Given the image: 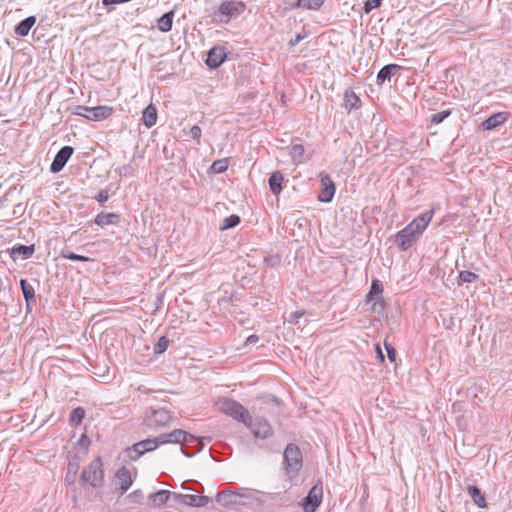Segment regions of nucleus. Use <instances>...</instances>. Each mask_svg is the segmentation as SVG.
I'll use <instances>...</instances> for the list:
<instances>
[{
  "mask_svg": "<svg viewBox=\"0 0 512 512\" xmlns=\"http://www.w3.org/2000/svg\"><path fill=\"white\" fill-rule=\"evenodd\" d=\"M434 209L414 218L405 228L396 234V241L402 251L412 247L420 235L425 231L434 216Z\"/></svg>",
  "mask_w": 512,
  "mask_h": 512,
  "instance_id": "nucleus-1",
  "label": "nucleus"
},
{
  "mask_svg": "<svg viewBox=\"0 0 512 512\" xmlns=\"http://www.w3.org/2000/svg\"><path fill=\"white\" fill-rule=\"evenodd\" d=\"M216 406L219 412L233 418L236 421L248 424L250 414L248 410L239 402L228 398L222 397L216 401Z\"/></svg>",
  "mask_w": 512,
  "mask_h": 512,
  "instance_id": "nucleus-2",
  "label": "nucleus"
},
{
  "mask_svg": "<svg viewBox=\"0 0 512 512\" xmlns=\"http://www.w3.org/2000/svg\"><path fill=\"white\" fill-rule=\"evenodd\" d=\"M246 10V4L240 0H224L218 8V22L228 23Z\"/></svg>",
  "mask_w": 512,
  "mask_h": 512,
  "instance_id": "nucleus-3",
  "label": "nucleus"
},
{
  "mask_svg": "<svg viewBox=\"0 0 512 512\" xmlns=\"http://www.w3.org/2000/svg\"><path fill=\"white\" fill-rule=\"evenodd\" d=\"M81 478L93 487H99L102 485L104 474L100 457H96L91 461V463L83 470Z\"/></svg>",
  "mask_w": 512,
  "mask_h": 512,
  "instance_id": "nucleus-4",
  "label": "nucleus"
},
{
  "mask_svg": "<svg viewBox=\"0 0 512 512\" xmlns=\"http://www.w3.org/2000/svg\"><path fill=\"white\" fill-rule=\"evenodd\" d=\"M323 499V486L321 482L316 483L304 498L302 507L304 512H315Z\"/></svg>",
  "mask_w": 512,
  "mask_h": 512,
  "instance_id": "nucleus-5",
  "label": "nucleus"
},
{
  "mask_svg": "<svg viewBox=\"0 0 512 512\" xmlns=\"http://www.w3.org/2000/svg\"><path fill=\"white\" fill-rule=\"evenodd\" d=\"M285 468L288 473L296 472L302 464V455L296 445L290 444L284 451Z\"/></svg>",
  "mask_w": 512,
  "mask_h": 512,
  "instance_id": "nucleus-6",
  "label": "nucleus"
},
{
  "mask_svg": "<svg viewBox=\"0 0 512 512\" xmlns=\"http://www.w3.org/2000/svg\"><path fill=\"white\" fill-rule=\"evenodd\" d=\"M173 498L178 504L187 507H204L210 502L209 497L194 494L174 493Z\"/></svg>",
  "mask_w": 512,
  "mask_h": 512,
  "instance_id": "nucleus-7",
  "label": "nucleus"
},
{
  "mask_svg": "<svg viewBox=\"0 0 512 512\" xmlns=\"http://www.w3.org/2000/svg\"><path fill=\"white\" fill-rule=\"evenodd\" d=\"M321 191L318 195L320 202H330L335 194V184L330 176L324 172L319 174Z\"/></svg>",
  "mask_w": 512,
  "mask_h": 512,
  "instance_id": "nucleus-8",
  "label": "nucleus"
},
{
  "mask_svg": "<svg viewBox=\"0 0 512 512\" xmlns=\"http://www.w3.org/2000/svg\"><path fill=\"white\" fill-rule=\"evenodd\" d=\"M194 439L193 435L187 433L184 430L176 429L168 434H162L159 436V442L161 444L167 443H186Z\"/></svg>",
  "mask_w": 512,
  "mask_h": 512,
  "instance_id": "nucleus-9",
  "label": "nucleus"
},
{
  "mask_svg": "<svg viewBox=\"0 0 512 512\" xmlns=\"http://www.w3.org/2000/svg\"><path fill=\"white\" fill-rule=\"evenodd\" d=\"M159 444H161L159 442V437L155 439H146L137 442L131 448V451L135 453V456L131 455L130 458L132 460H136L144 453L155 450L159 446Z\"/></svg>",
  "mask_w": 512,
  "mask_h": 512,
  "instance_id": "nucleus-10",
  "label": "nucleus"
},
{
  "mask_svg": "<svg viewBox=\"0 0 512 512\" xmlns=\"http://www.w3.org/2000/svg\"><path fill=\"white\" fill-rule=\"evenodd\" d=\"M227 58V53L224 47L215 46L207 55L206 64L210 68H218Z\"/></svg>",
  "mask_w": 512,
  "mask_h": 512,
  "instance_id": "nucleus-11",
  "label": "nucleus"
},
{
  "mask_svg": "<svg viewBox=\"0 0 512 512\" xmlns=\"http://www.w3.org/2000/svg\"><path fill=\"white\" fill-rule=\"evenodd\" d=\"M72 154H73L72 147H70V146L62 147L56 154V156L51 164V171L56 173V172H59L60 170H62Z\"/></svg>",
  "mask_w": 512,
  "mask_h": 512,
  "instance_id": "nucleus-12",
  "label": "nucleus"
},
{
  "mask_svg": "<svg viewBox=\"0 0 512 512\" xmlns=\"http://www.w3.org/2000/svg\"><path fill=\"white\" fill-rule=\"evenodd\" d=\"M113 113V107L108 105L90 107V111L89 114L86 115V119L90 121H103L111 117Z\"/></svg>",
  "mask_w": 512,
  "mask_h": 512,
  "instance_id": "nucleus-13",
  "label": "nucleus"
},
{
  "mask_svg": "<svg viewBox=\"0 0 512 512\" xmlns=\"http://www.w3.org/2000/svg\"><path fill=\"white\" fill-rule=\"evenodd\" d=\"M248 426L255 437L257 438H267L272 434V428L268 421L266 420H259L255 423L251 422V418L248 420V424H245Z\"/></svg>",
  "mask_w": 512,
  "mask_h": 512,
  "instance_id": "nucleus-14",
  "label": "nucleus"
},
{
  "mask_svg": "<svg viewBox=\"0 0 512 512\" xmlns=\"http://www.w3.org/2000/svg\"><path fill=\"white\" fill-rule=\"evenodd\" d=\"M116 484L121 493H125L133 484L132 474L126 467H121L115 474Z\"/></svg>",
  "mask_w": 512,
  "mask_h": 512,
  "instance_id": "nucleus-15",
  "label": "nucleus"
},
{
  "mask_svg": "<svg viewBox=\"0 0 512 512\" xmlns=\"http://www.w3.org/2000/svg\"><path fill=\"white\" fill-rule=\"evenodd\" d=\"M170 419L169 412L161 408L153 411L147 422L150 427H163L169 423Z\"/></svg>",
  "mask_w": 512,
  "mask_h": 512,
  "instance_id": "nucleus-16",
  "label": "nucleus"
},
{
  "mask_svg": "<svg viewBox=\"0 0 512 512\" xmlns=\"http://www.w3.org/2000/svg\"><path fill=\"white\" fill-rule=\"evenodd\" d=\"M508 117H509L508 112H497V113L491 115L490 117H488L486 120H484L480 124V127L483 130H487V131L493 130V129L497 128L498 126L502 125L504 122H506Z\"/></svg>",
  "mask_w": 512,
  "mask_h": 512,
  "instance_id": "nucleus-17",
  "label": "nucleus"
},
{
  "mask_svg": "<svg viewBox=\"0 0 512 512\" xmlns=\"http://www.w3.org/2000/svg\"><path fill=\"white\" fill-rule=\"evenodd\" d=\"M382 292L383 288L380 284V281L378 279H374L371 284V289L368 293V299L373 301V307L379 305L380 308H384L385 301L382 297Z\"/></svg>",
  "mask_w": 512,
  "mask_h": 512,
  "instance_id": "nucleus-18",
  "label": "nucleus"
},
{
  "mask_svg": "<svg viewBox=\"0 0 512 512\" xmlns=\"http://www.w3.org/2000/svg\"><path fill=\"white\" fill-rule=\"evenodd\" d=\"M170 492L168 490H159L149 495L148 505L151 508L163 507L170 498Z\"/></svg>",
  "mask_w": 512,
  "mask_h": 512,
  "instance_id": "nucleus-19",
  "label": "nucleus"
},
{
  "mask_svg": "<svg viewBox=\"0 0 512 512\" xmlns=\"http://www.w3.org/2000/svg\"><path fill=\"white\" fill-rule=\"evenodd\" d=\"M343 106L350 112L353 109H359L361 107V100L353 90L348 89L344 92Z\"/></svg>",
  "mask_w": 512,
  "mask_h": 512,
  "instance_id": "nucleus-20",
  "label": "nucleus"
},
{
  "mask_svg": "<svg viewBox=\"0 0 512 512\" xmlns=\"http://www.w3.org/2000/svg\"><path fill=\"white\" fill-rule=\"evenodd\" d=\"M94 222L100 227L107 225H117L120 222V216L116 213H99Z\"/></svg>",
  "mask_w": 512,
  "mask_h": 512,
  "instance_id": "nucleus-21",
  "label": "nucleus"
},
{
  "mask_svg": "<svg viewBox=\"0 0 512 512\" xmlns=\"http://www.w3.org/2000/svg\"><path fill=\"white\" fill-rule=\"evenodd\" d=\"M157 117V108L153 104H149L142 113V120L147 128H151L156 124Z\"/></svg>",
  "mask_w": 512,
  "mask_h": 512,
  "instance_id": "nucleus-22",
  "label": "nucleus"
},
{
  "mask_svg": "<svg viewBox=\"0 0 512 512\" xmlns=\"http://www.w3.org/2000/svg\"><path fill=\"white\" fill-rule=\"evenodd\" d=\"M283 179H284V177L281 174V172H279V171L273 172L270 175L269 187H270L271 191L273 192V194L276 196L279 195L282 191Z\"/></svg>",
  "mask_w": 512,
  "mask_h": 512,
  "instance_id": "nucleus-23",
  "label": "nucleus"
},
{
  "mask_svg": "<svg viewBox=\"0 0 512 512\" xmlns=\"http://www.w3.org/2000/svg\"><path fill=\"white\" fill-rule=\"evenodd\" d=\"M468 493L471 496L474 504L479 508H486L487 502L485 496L481 493L480 489L476 486H469Z\"/></svg>",
  "mask_w": 512,
  "mask_h": 512,
  "instance_id": "nucleus-24",
  "label": "nucleus"
},
{
  "mask_svg": "<svg viewBox=\"0 0 512 512\" xmlns=\"http://www.w3.org/2000/svg\"><path fill=\"white\" fill-rule=\"evenodd\" d=\"M36 22V18L34 16H30L24 20H22L15 28V33L19 36L28 35L30 29L34 26Z\"/></svg>",
  "mask_w": 512,
  "mask_h": 512,
  "instance_id": "nucleus-25",
  "label": "nucleus"
},
{
  "mask_svg": "<svg viewBox=\"0 0 512 512\" xmlns=\"http://www.w3.org/2000/svg\"><path fill=\"white\" fill-rule=\"evenodd\" d=\"M174 12L170 11L162 15L157 22V27L161 32H169L172 29Z\"/></svg>",
  "mask_w": 512,
  "mask_h": 512,
  "instance_id": "nucleus-26",
  "label": "nucleus"
},
{
  "mask_svg": "<svg viewBox=\"0 0 512 512\" xmlns=\"http://www.w3.org/2000/svg\"><path fill=\"white\" fill-rule=\"evenodd\" d=\"M400 66L396 64H390L384 66L377 74V80L379 83H383L385 80L391 78L395 71L399 70Z\"/></svg>",
  "mask_w": 512,
  "mask_h": 512,
  "instance_id": "nucleus-27",
  "label": "nucleus"
},
{
  "mask_svg": "<svg viewBox=\"0 0 512 512\" xmlns=\"http://www.w3.org/2000/svg\"><path fill=\"white\" fill-rule=\"evenodd\" d=\"M20 286L25 300L29 302L35 301V290L31 284H29L25 279L20 280Z\"/></svg>",
  "mask_w": 512,
  "mask_h": 512,
  "instance_id": "nucleus-28",
  "label": "nucleus"
},
{
  "mask_svg": "<svg viewBox=\"0 0 512 512\" xmlns=\"http://www.w3.org/2000/svg\"><path fill=\"white\" fill-rule=\"evenodd\" d=\"M324 1L325 0H298L296 6L309 10H318L323 5Z\"/></svg>",
  "mask_w": 512,
  "mask_h": 512,
  "instance_id": "nucleus-29",
  "label": "nucleus"
},
{
  "mask_svg": "<svg viewBox=\"0 0 512 512\" xmlns=\"http://www.w3.org/2000/svg\"><path fill=\"white\" fill-rule=\"evenodd\" d=\"M35 252V247L34 245H18V246H14L12 249H11V256L14 254V253H18V254H21L23 255L24 257L28 258V257H31Z\"/></svg>",
  "mask_w": 512,
  "mask_h": 512,
  "instance_id": "nucleus-30",
  "label": "nucleus"
},
{
  "mask_svg": "<svg viewBox=\"0 0 512 512\" xmlns=\"http://www.w3.org/2000/svg\"><path fill=\"white\" fill-rule=\"evenodd\" d=\"M229 164H230L229 158L218 159L212 163L211 170L214 173H223L228 169Z\"/></svg>",
  "mask_w": 512,
  "mask_h": 512,
  "instance_id": "nucleus-31",
  "label": "nucleus"
},
{
  "mask_svg": "<svg viewBox=\"0 0 512 512\" xmlns=\"http://www.w3.org/2000/svg\"><path fill=\"white\" fill-rule=\"evenodd\" d=\"M85 417V410L82 407L75 408L70 414V423L79 425Z\"/></svg>",
  "mask_w": 512,
  "mask_h": 512,
  "instance_id": "nucleus-32",
  "label": "nucleus"
},
{
  "mask_svg": "<svg viewBox=\"0 0 512 512\" xmlns=\"http://www.w3.org/2000/svg\"><path fill=\"white\" fill-rule=\"evenodd\" d=\"M168 346H169V339L166 336H161L154 346V353L162 354L167 350Z\"/></svg>",
  "mask_w": 512,
  "mask_h": 512,
  "instance_id": "nucleus-33",
  "label": "nucleus"
},
{
  "mask_svg": "<svg viewBox=\"0 0 512 512\" xmlns=\"http://www.w3.org/2000/svg\"><path fill=\"white\" fill-rule=\"evenodd\" d=\"M240 223V217L238 215H230L226 217L221 226V230L232 228Z\"/></svg>",
  "mask_w": 512,
  "mask_h": 512,
  "instance_id": "nucleus-34",
  "label": "nucleus"
},
{
  "mask_svg": "<svg viewBox=\"0 0 512 512\" xmlns=\"http://www.w3.org/2000/svg\"><path fill=\"white\" fill-rule=\"evenodd\" d=\"M478 278V276L471 272V271H461L459 273V279L462 281V282H465V283H471V282H474L476 279Z\"/></svg>",
  "mask_w": 512,
  "mask_h": 512,
  "instance_id": "nucleus-35",
  "label": "nucleus"
},
{
  "mask_svg": "<svg viewBox=\"0 0 512 512\" xmlns=\"http://www.w3.org/2000/svg\"><path fill=\"white\" fill-rule=\"evenodd\" d=\"M62 257L65 258V259L73 260V261L89 262V261L92 260L89 257L78 255V254H75L73 252L62 253Z\"/></svg>",
  "mask_w": 512,
  "mask_h": 512,
  "instance_id": "nucleus-36",
  "label": "nucleus"
},
{
  "mask_svg": "<svg viewBox=\"0 0 512 512\" xmlns=\"http://www.w3.org/2000/svg\"><path fill=\"white\" fill-rule=\"evenodd\" d=\"M450 114H451L450 110H446V111H442L440 113L434 114L431 117V123L432 124H440L444 119H446L448 116H450Z\"/></svg>",
  "mask_w": 512,
  "mask_h": 512,
  "instance_id": "nucleus-37",
  "label": "nucleus"
},
{
  "mask_svg": "<svg viewBox=\"0 0 512 512\" xmlns=\"http://www.w3.org/2000/svg\"><path fill=\"white\" fill-rule=\"evenodd\" d=\"M382 0H367L364 4V11L370 13L373 9L380 7Z\"/></svg>",
  "mask_w": 512,
  "mask_h": 512,
  "instance_id": "nucleus-38",
  "label": "nucleus"
},
{
  "mask_svg": "<svg viewBox=\"0 0 512 512\" xmlns=\"http://www.w3.org/2000/svg\"><path fill=\"white\" fill-rule=\"evenodd\" d=\"M305 153L304 146L301 144H295L291 148V156L293 158H301Z\"/></svg>",
  "mask_w": 512,
  "mask_h": 512,
  "instance_id": "nucleus-39",
  "label": "nucleus"
},
{
  "mask_svg": "<svg viewBox=\"0 0 512 512\" xmlns=\"http://www.w3.org/2000/svg\"><path fill=\"white\" fill-rule=\"evenodd\" d=\"M384 345H385V349L387 351L388 359L391 362H395L396 356H397L396 349L392 345L388 344L387 342H385Z\"/></svg>",
  "mask_w": 512,
  "mask_h": 512,
  "instance_id": "nucleus-40",
  "label": "nucleus"
},
{
  "mask_svg": "<svg viewBox=\"0 0 512 512\" xmlns=\"http://www.w3.org/2000/svg\"><path fill=\"white\" fill-rule=\"evenodd\" d=\"M89 111H90V107L78 105L73 110V114L86 118V115L89 114Z\"/></svg>",
  "mask_w": 512,
  "mask_h": 512,
  "instance_id": "nucleus-41",
  "label": "nucleus"
},
{
  "mask_svg": "<svg viewBox=\"0 0 512 512\" xmlns=\"http://www.w3.org/2000/svg\"><path fill=\"white\" fill-rule=\"evenodd\" d=\"M190 133L192 137L199 143L202 134L201 128L195 125L191 128Z\"/></svg>",
  "mask_w": 512,
  "mask_h": 512,
  "instance_id": "nucleus-42",
  "label": "nucleus"
},
{
  "mask_svg": "<svg viewBox=\"0 0 512 512\" xmlns=\"http://www.w3.org/2000/svg\"><path fill=\"white\" fill-rule=\"evenodd\" d=\"M108 198H109V195H108L107 191H101L96 197L97 201H99L101 203L106 202L108 200Z\"/></svg>",
  "mask_w": 512,
  "mask_h": 512,
  "instance_id": "nucleus-43",
  "label": "nucleus"
},
{
  "mask_svg": "<svg viewBox=\"0 0 512 512\" xmlns=\"http://www.w3.org/2000/svg\"><path fill=\"white\" fill-rule=\"evenodd\" d=\"M302 40H303V36H302V35H300V34H298V35H296V36H295V38H294V39H291V40L289 41V45H290V46H295V45H297V44H298L300 41H302Z\"/></svg>",
  "mask_w": 512,
  "mask_h": 512,
  "instance_id": "nucleus-44",
  "label": "nucleus"
},
{
  "mask_svg": "<svg viewBox=\"0 0 512 512\" xmlns=\"http://www.w3.org/2000/svg\"><path fill=\"white\" fill-rule=\"evenodd\" d=\"M375 349H376L377 357H378L380 363H384L385 358H384V355L382 353L381 347L379 345H376Z\"/></svg>",
  "mask_w": 512,
  "mask_h": 512,
  "instance_id": "nucleus-45",
  "label": "nucleus"
},
{
  "mask_svg": "<svg viewBox=\"0 0 512 512\" xmlns=\"http://www.w3.org/2000/svg\"><path fill=\"white\" fill-rule=\"evenodd\" d=\"M80 443H82V444H84V445H86V446L88 445L89 440H88V438L86 437V435H83V436L81 437V439H80Z\"/></svg>",
  "mask_w": 512,
  "mask_h": 512,
  "instance_id": "nucleus-46",
  "label": "nucleus"
},
{
  "mask_svg": "<svg viewBox=\"0 0 512 512\" xmlns=\"http://www.w3.org/2000/svg\"><path fill=\"white\" fill-rule=\"evenodd\" d=\"M129 496L130 497H133V496L141 497L142 496V492L140 490H136V491L132 492Z\"/></svg>",
  "mask_w": 512,
  "mask_h": 512,
  "instance_id": "nucleus-47",
  "label": "nucleus"
},
{
  "mask_svg": "<svg viewBox=\"0 0 512 512\" xmlns=\"http://www.w3.org/2000/svg\"><path fill=\"white\" fill-rule=\"evenodd\" d=\"M303 315H304V312H297V313H295V317H296V318H300V317H302Z\"/></svg>",
  "mask_w": 512,
  "mask_h": 512,
  "instance_id": "nucleus-48",
  "label": "nucleus"
},
{
  "mask_svg": "<svg viewBox=\"0 0 512 512\" xmlns=\"http://www.w3.org/2000/svg\"><path fill=\"white\" fill-rule=\"evenodd\" d=\"M257 339H258L257 336H250L247 340L251 342V341H256Z\"/></svg>",
  "mask_w": 512,
  "mask_h": 512,
  "instance_id": "nucleus-49",
  "label": "nucleus"
}]
</instances>
